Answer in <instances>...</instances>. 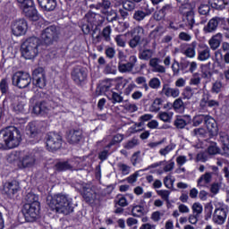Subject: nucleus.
Returning <instances> with one entry per match:
<instances>
[{
	"mask_svg": "<svg viewBox=\"0 0 229 229\" xmlns=\"http://www.w3.org/2000/svg\"><path fill=\"white\" fill-rule=\"evenodd\" d=\"M157 196H160L163 201H166V203H169V196H171V191L168 190H159L157 191Z\"/></svg>",
	"mask_w": 229,
	"mask_h": 229,
	"instance_id": "13d9d810",
	"label": "nucleus"
},
{
	"mask_svg": "<svg viewBox=\"0 0 229 229\" xmlns=\"http://www.w3.org/2000/svg\"><path fill=\"white\" fill-rule=\"evenodd\" d=\"M204 123L209 133H217V123L210 115H206Z\"/></svg>",
	"mask_w": 229,
	"mask_h": 229,
	"instance_id": "2f4dec72",
	"label": "nucleus"
},
{
	"mask_svg": "<svg viewBox=\"0 0 229 229\" xmlns=\"http://www.w3.org/2000/svg\"><path fill=\"white\" fill-rule=\"evenodd\" d=\"M131 214L133 217H140V216H144V207L139 205L133 206Z\"/></svg>",
	"mask_w": 229,
	"mask_h": 229,
	"instance_id": "603ef678",
	"label": "nucleus"
},
{
	"mask_svg": "<svg viewBox=\"0 0 229 229\" xmlns=\"http://www.w3.org/2000/svg\"><path fill=\"white\" fill-rule=\"evenodd\" d=\"M62 148V136L55 132H49L47 138V149L48 151H56Z\"/></svg>",
	"mask_w": 229,
	"mask_h": 229,
	"instance_id": "1a4fd4ad",
	"label": "nucleus"
},
{
	"mask_svg": "<svg viewBox=\"0 0 229 229\" xmlns=\"http://www.w3.org/2000/svg\"><path fill=\"white\" fill-rule=\"evenodd\" d=\"M208 155H217L219 153V148L216 142H212L208 148Z\"/></svg>",
	"mask_w": 229,
	"mask_h": 229,
	"instance_id": "774afa93",
	"label": "nucleus"
},
{
	"mask_svg": "<svg viewBox=\"0 0 229 229\" xmlns=\"http://www.w3.org/2000/svg\"><path fill=\"white\" fill-rule=\"evenodd\" d=\"M82 196L85 199L86 203H89V205H92L94 201H96L98 195L96 194V191L90 188H83L82 191Z\"/></svg>",
	"mask_w": 229,
	"mask_h": 229,
	"instance_id": "c85d7f7f",
	"label": "nucleus"
},
{
	"mask_svg": "<svg viewBox=\"0 0 229 229\" xmlns=\"http://www.w3.org/2000/svg\"><path fill=\"white\" fill-rule=\"evenodd\" d=\"M55 169L57 171H72V162L71 160L59 162L55 165Z\"/></svg>",
	"mask_w": 229,
	"mask_h": 229,
	"instance_id": "f704fd0d",
	"label": "nucleus"
},
{
	"mask_svg": "<svg viewBox=\"0 0 229 229\" xmlns=\"http://www.w3.org/2000/svg\"><path fill=\"white\" fill-rule=\"evenodd\" d=\"M174 148H176V145L174 143H170L168 146L159 150V155H161V157H167Z\"/></svg>",
	"mask_w": 229,
	"mask_h": 229,
	"instance_id": "6e6d98bb",
	"label": "nucleus"
},
{
	"mask_svg": "<svg viewBox=\"0 0 229 229\" xmlns=\"http://www.w3.org/2000/svg\"><path fill=\"white\" fill-rule=\"evenodd\" d=\"M123 6L124 10H127V12H133L137 4L132 0H126L123 3Z\"/></svg>",
	"mask_w": 229,
	"mask_h": 229,
	"instance_id": "052dcab7",
	"label": "nucleus"
},
{
	"mask_svg": "<svg viewBox=\"0 0 229 229\" xmlns=\"http://www.w3.org/2000/svg\"><path fill=\"white\" fill-rule=\"evenodd\" d=\"M196 47H198V41H192L186 44V49L182 50V53L187 58H196Z\"/></svg>",
	"mask_w": 229,
	"mask_h": 229,
	"instance_id": "bb28decb",
	"label": "nucleus"
},
{
	"mask_svg": "<svg viewBox=\"0 0 229 229\" xmlns=\"http://www.w3.org/2000/svg\"><path fill=\"white\" fill-rule=\"evenodd\" d=\"M220 142L224 145V149H229V136L226 132H220Z\"/></svg>",
	"mask_w": 229,
	"mask_h": 229,
	"instance_id": "bf43d9fd",
	"label": "nucleus"
},
{
	"mask_svg": "<svg viewBox=\"0 0 229 229\" xmlns=\"http://www.w3.org/2000/svg\"><path fill=\"white\" fill-rule=\"evenodd\" d=\"M202 78H205L206 80H210L212 78V72L210 71V67L208 65L202 66Z\"/></svg>",
	"mask_w": 229,
	"mask_h": 229,
	"instance_id": "69168bd1",
	"label": "nucleus"
},
{
	"mask_svg": "<svg viewBox=\"0 0 229 229\" xmlns=\"http://www.w3.org/2000/svg\"><path fill=\"white\" fill-rule=\"evenodd\" d=\"M192 137H205L207 135V130L204 128H197L191 131Z\"/></svg>",
	"mask_w": 229,
	"mask_h": 229,
	"instance_id": "338daca9",
	"label": "nucleus"
},
{
	"mask_svg": "<svg viewBox=\"0 0 229 229\" xmlns=\"http://www.w3.org/2000/svg\"><path fill=\"white\" fill-rule=\"evenodd\" d=\"M153 57V50L151 49H145L141 51L139 55L140 60H151Z\"/></svg>",
	"mask_w": 229,
	"mask_h": 229,
	"instance_id": "5fc2aeb1",
	"label": "nucleus"
},
{
	"mask_svg": "<svg viewBox=\"0 0 229 229\" xmlns=\"http://www.w3.org/2000/svg\"><path fill=\"white\" fill-rule=\"evenodd\" d=\"M191 210L195 216H199L203 213V206L199 202L193 203Z\"/></svg>",
	"mask_w": 229,
	"mask_h": 229,
	"instance_id": "e2e57ef3",
	"label": "nucleus"
},
{
	"mask_svg": "<svg viewBox=\"0 0 229 229\" xmlns=\"http://www.w3.org/2000/svg\"><path fill=\"white\" fill-rule=\"evenodd\" d=\"M27 30L28 22H26V20H18L14 21L12 26V31L13 34L15 35V37H21L22 35H25Z\"/></svg>",
	"mask_w": 229,
	"mask_h": 229,
	"instance_id": "f8f14e48",
	"label": "nucleus"
},
{
	"mask_svg": "<svg viewBox=\"0 0 229 229\" xmlns=\"http://www.w3.org/2000/svg\"><path fill=\"white\" fill-rule=\"evenodd\" d=\"M19 191H21V185L17 181L7 182L4 184V192L9 198H13Z\"/></svg>",
	"mask_w": 229,
	"mask_h": 229,
	"instance_id": "ddd939ff",
	"label": "nucleus"
},
{
	"mask_svg": "<svg viewBox=\"0 0 229 229\" xmlns=\"http://www.w3.org/2000/svg\"><path fill=\"white\" fill-rule=\"evenodd\" d=\"M83 138V132L80 129H72L67 133V140L70 144H78Z\"/></svg>",
	"mask_w": 229,
	"mask_h": 229,
	"instance_id": "412c9836",
	"label": "nucleus"
},
{
	"mask_svg": "<svg viewBox=\"0 0 229 229\" xmlns=\"http://www.w3.org/2000/svg\"><path fill=\"white\" fill-rule=\"evenodd\" d=\"M221 42H223V34L216 33L208 40L209 49L216 51V49H219Z\"/></svg>",
	"mask_w": 229,
	"mask_h": 229,
	"instance_id": "c756f323",
	"label": "nucleus"
},
{
	"mask_svg": "<svg viewBox=\"0 0 229 229\" xmlns=\"http://www.w3.org/2000/svg\"><path fill=\"white\" fill-rule=\"evenodd\" d=\"M163 182L166 189H173L174 186V178H173L172 174H168L164 178Z\"/></svg>",
	"mask_w": 229,
	"mask_h": 229,
	"instance_id": "4d7b16f0",
	"label": "nucleus"
},
{
	"mask_svg": "<svg viewBox=\"0 0 229 229\" xmlns=\"http://www.w3.org/2000/svg\"><path fill=\"white\" fill-rule=\"evenodd\" d=\"M93 6L96 10H102V13H105L106 10H110L112 7V2L110 0H102Z\"/></svg>",
	"mask_w": 229,
	"mask_h": 229,
	"instance_id": "e433bc0d",
	"label": "nucleus"
},
{
	"mask_svg": "<svg viewBox=\"0 0 229 229\" xmlns=\"http://www.w3.org/2000/svg\"><path fill=\"white\" fill-rule=\"evenodd\" d=\"M148 88L153 89L154 90H158L160 87H162V81H160V79L157 77H153L152 79L149 80L148 81Z\"/></svg>",
	"mask_w": 229,
	"mask_h": 229,
	"instance_id": "de8ad7c7",
	"label": "nucleus"
},
{
	"mask_svg": "<svg viewBox=\"0 0 229 229\" xmlns=\"http://www.w3.org/2000/svg\"><path fill=\"white\" fill-rule=\"evenodd\" d=\"M19 158H21V152L13 151L7 156V162L13 164V162H17Z\"/></svg>",
	"mask_w": 229,
	"mask_h": 229,
	"instance_id": "680f3d73",
	"label": "nucleus"
},
{
	"mask_svg": "<svg viewBox=\"0 0 229 229\" xmlns=\"http://www.w3.org/2000/svg\"><path fill=\"white\" fill-rule=\"evenodd\" d=\"M183 15L186 19V22L188 24V26H190V30H192V28H194V11H192L191 9H189L188 11L183 13Z\"/></svg>",
	"mask_w": 229,
	"mask_h": 229,
	"instance_id": "58836bf2",
	"label": "nucleus"
},
{
	"mask_svg": "<svg viewBox=\"0 0 229 229\" xmlns=\"http://www.w3.org/2000/svg\"><path fill=\"white\" fill-rule=\"evenodd\" d=\"M108 99L113 103V105L123 103V101H124V98L121 96V93H117L115 91L111 92V97H109Z\"/></svg>",
	"mask_w": 229,
	"mask_h": 229,
	"instance_id": "37998d69",
	"label": "nucleus"
},
{
	"mask_svg": "<svg viewBox=\"0 0 229 229\" xmlns=\"http://www.w3.org/2000/svg\"><path fill=\"white\" fill-rule=\"evenodd\" d=\"M35 162H37L35 155L27 154L20 160V169H31L34 167Z\"/></svg>",
	"mask_w": 229,
	"mask_h": 229,
	"instance_id": "f3484780",
	"label": "nucleus"
},
{
	"mask_svg": "<svg viewBox=\"0 0 229 229\" xmlns=\"http://www.w3.org/2000/svg\"><path fill=\"white\" fill-rule=\"evenodd\" d=\"M162 103H164V99L160 98H155L152 105L150 106V112H160V106H162Z\"/></svg>",
	"mask_w": 229,
	"mask_h": 229,
	"instance_id": "c03bdc74",
	"label": "nucleus"
},
{
	"mask_svg": "<svg viewBox=\"0 0 229 229\" xmlns=\"http://www.w3.org/2000/svg\"><path fill=\"white\" fill-rule=\"evenodd\" d=\"M10 90V79L5 77L0 81V92L3 95L6 94Z\"/></svg>",
	"mask_w": 229,
	"mask_h": 229,
	"instance_id": "a19ab883",
	"label": "nucleus"
},
{
	"mask_svg": "<svg viewBox=\"0 0 229 229\" xmlns=\"http://www.w3.org/2000/svg\"><path fill=\"white\" fill-rule=\"evenodd\" d=\"M33 112L36 115H46L47 114H62L65 112V107L60 105V102L55 100H48L47 102H38L34 107Z\"/></svg>",
	"mask_w": 229,
	"mask_h": 229,
	"instance_id": "20e7f679",
	"label": "nucleus"
},
{
	"mask_svg": "<svg viewBox=\"0 0 229 229\" xmlns=\"http://www.w3.org/2000/svg\"><path fill=\"white\" fill-rule=\"evenodd\" d=\"M212 173L206 172L204 174L200 175V177L197 180V187L201 189L203 187H208L210 183H212Z\"/></svg>",
	"mask_w": 229,
	"mask_h": 229,
	"instance_id": "393cba45",
	"label": "nucleus"
},
{
	"mask_svg": "<svg viewBox=\"0 0 229 229\" xmlns=\"http://www.w3.org/2000/svg\"><path fill=\"white\" fill-rule=\"evenodd\" d=\"M15 101L13 103V110L15 114H24L26 112V99L22 97H16Z\"/></svg>",
	"mask_w": 229,
	"mask_h": 229,
	"instance_id": "5701e85b",
	"label": "nucleus"
},
{
	"mask_svg": "<svg viewBox=\"0 0 229 229\" xmlns=\"http://www.w3.org/2000/svg\"><path fill=\"white\" fill-rule=\"evenodd\" d=\"M162 94L165 96V98H176L180 96V89L178 88H171L167 84L163 85Z\"/></svg>",
	"mask_w": 229,
	"mask_h": 229,
	"instance_id": "cd10ccee",
	"label": "nucleus"
},
{
	"mask_svg": "<svg viewBox=\"0 0 229 229\" xmlns=\"http://www.w3.org/2000/svg\"><path fill=\"white\" fill-rule=\"evenodd\" d=\"M32 76L36 87H38L39 89H44V87H46V76L44 75V69L38 68L34 70Z\"/></svg>",
	"mask_w": 229,
	"mask_h": 229,
	"instance_id": "dca6fc26",
	"label": "nucleus"
},
{
	"mask_svg": "<svg viewBox=\"0 0 229 229\" xmlns=\"http://www.w3.org/2000/svg\"><path fill=\"white\" fill-rule=\"evenodd\" d=\"M219 26V18H212L208 24L203 28L204 33H214Z\"/></svg>",
	"mask_w": 229,
	"mask_h": 229,
	"instance_id": "7c9ffc66",
	"label": "nucleus"
},
{
	"mask_svg": "<svg viewBox=\"0 0 229 229\" xmlns=\"http://www.w3.org/2000/svg\"><path fill=\"white\" fill-rule=\"evenodd\" d=\"M40 131V123L32 122L29 123L28 133L30 137L35 138L37 134Z\"/></svg>",
	"mask_w": 229,
	"mask_h": 229,
	"instance_id": "473e14b6",
	"label": "nucleus"
},
{
	"mask_svg": "<svg viewBox=\"0 0 229 229\" xmlns=\"http://www.w3.org/2000/svg\"><path fill=\"white\" fill-rule=\"evenodd\" d=\"M149 15V13L142 10H136L132 15V19L136 22H142Z\"/></svg>",
	"mask_w": 229,
	"mask_h": 229,
	"instance_id": "4c0bfd02",
	"label": "nucleus"
},
{
	"mask_svg": "<svg viewBox=\"0 0 229 229\" xmlns=\"http://www.w3.org/2000/svg\"><path fill=\"white\" fill-rule=\"evenodd\" d=\"M26 199L27 204L24 205L23 214L27 221L33 222L38 219L40 202H38V197L33 193H28Z\"/></svg>",
	"mask_w": 229,
	"mask_h": 229,
	"instance_id": "7ed1b4c3",
	"label": "nucleus"
},
{
	"mask_svg": "<svg viewBox=\"0 0 229 229\" xmlns=\"http://www.w3.org/2000/svg\"><path fill=\"white\" fill-rule=\"evenodd\" d=\"M117 167L123 176H127V174H130L131 171V167L130 165L122 162L117 164Z\"/></svg>",
	"mask_w": 229,
	"mask_h": 229,
	"instance_id": "09e8293b",
	"label": "nucleus"
},
{
	"mask_svg": "<svg viewBox=\"0 0 229 229\" xmlns=\"http://www.w3.org/2000/svg\"><path fill=\"white\" fill-rule=\"evenodd\" d=\"M173 115H174L173 112L161 111L158 113L157 117L160 121H163V123H171V121H173Z\"/></svg>",
	"mask_w": 229,
	"mask_h": 229,
	"instance_id": "ea45409f",
	"label": "nucleus"
},
{
	"mask_svg": "<svg viewBox=\"0 0 229 229\" xmlns=\"http://www.w3.org/2000/svg\"><path fill=\"white\" fill-rule=\"evenodd\" d=\"M213 211H214V207L212 205L205 206V208H204V219H205V221H208V220L212 219Z\"/></svg>",
	"mask_w": 229,
	"mask_h": 229,
	"instance_id": "3c124183",
	"label": "nucleus"
},
{
	"mask_svg": "<svg viewBox=\"0 0 229 229\" xmlns=\"http://www.w3.org/2000/svg\"><path fill=\"white\" fill-rule=\"evenodd\" d=\"M174 110L177 114H183L185 112V103L182 98H176L174 101Z\"/></svg>",
	"mask_w": 229,
	"mask_h": 229,
	"instance_id": "c9c22d12",
	"label": "nucleus"
},
{
	"mask_svg": "<svg viewBox=\"0 0 229 229\" xmlns=\"http://www.w3.org/2000/svg\"><path fill=\"white\" fill-rule=\"evenodd\" d=\"M201 83V77L199 76V73H193L192 77L190 80V85H194L195 87H198Z\"/></svg>",
	"mask_w": 229,
	"mask_h": 229,
	"instance_id": "0e129e2a",
	"label": "nucleus"
},
{
	"mask_svg": "<svg viewBox=\"0 0 229 229\" xmlns=\"http://www.w3.org/2000/svg\"><path fill=\"white\" fill-rule=\"evenodd\" d=\"M162 60L158 57H153L149 60L148 65L152 72H158L159 74H165V66L160 64Z\"/></svg>",
	"mask_w": 229,
	"mask_h": 229,
	"instance_id": "a211bd4d",
	"label": "nucleus"
},
{
	"mask_svg": "<svg viewBox=\"0 0 229 229\" xmlns=\"http://www.w3.org/2000/svg\"><path fill=\"white\" fill-rule=\"evenodd\" d=\"M131 37H137L141 40L142 37H144V28L140 26H136L133 30H131Z\"/></svg>",
	"mask_w": 229,
	"mask_h": 229,
	"instance_id": "8fccbe9b",
	"label": "nucleus"
},
{
	"mask_svg": "<svg viewBox=\"0 0 229 229\" xmlns=\"http://www.w3.org/2000/svg\"><path fill=\"white\" fill-rule=\"evenodd\" d=\"M13 85L18 89H26L31 83V76L24 72H17L12 77Z\"/></svg>",
	"mask_w": 229,
	"mask_h": 229,
	"instance_id": "423d86ee",
	"label": "nucleus"
},
{
	"mask_svg": "<svg viewBox=\"0 0 229 229\" xmlns=\"http://www.w3.org/2000/svg\"><path fill=\"white\" fill-rule=\"evenodd\" d=\"M136 85H140V89H144L145 92H148L149 90V86L148 85V81L146 80V77L140 76L135 79Z\"/></svg>",
	"mask_w": 229,
	"mask_h": 229,
	"instance_id": "79ce46f5",
	"label": "nucleus"
},
{
	"mask_svg": "<svg viewBox=\"0 0 229 229\" xmlns=\"http://www.w3.org/2000/svg\"><path fill=\"white\" fill-rule=\"evenodd\" d=\"M196 90H198V88L192 89L191 86H187L182 92V96L184 99H191V98L196 94Z\"/></svg>",
	"mask_w": 229,
	"mask_h": 229,
	"instance_id": "49530a36",
	"label": "nucleus"
},
{
	"mask_svg": "<svg viewBox=\"0 0 229 229\" xmlns=\"http://www.w3.org/2000/svg\"><path fill=\"white\" fill-rule=\"evenodd\" d=\"M166 22L168 23V30H173L174 31H178V30H182L183 28V24L180 21V17L178 15H171L166 18Z\"/></svg>",
	"mask_w": 229,
	"mask_h": 229,
	"instance_id": "aec40b11",
	"label": "nucleus"
},
{
	"mask_svg": "<svg viewBox=\"0 0 229 229\" xmlns=\"http://www.w3.org/2000/svg\"><path fill=\"white\" fill-rule=\"evenodd\" d=\"M85 21H87L88 23H84L82 25V31L85 35H89L92 28H94V26H97L96 14L94 13L86 14Z\"/></svg>",
	"mask_w": 229,
	"mask_h": 229,
	"instance_id": "6ab92c4d",
	"label": "nucleus"
},
{
	"mask_svg": "<svg viewBox=\"0 0 229 229\" xmlns=\"http://www.w3.org/2000/svg\"><path fill=\"white\" fill-rule=\"evenodd\" d=\"M40 47V39L37 37L27 38L21 45V55L25 60H33L38 55Z\"/></svg>",
	"mask_w": 229,
	"mask_h": 229,
	"instance_id": "39448f33",
	"label": "nucleus"
},
{
	"mask_svg": "<svg viewBox=\"0 0 229 229\" xmlns=\"http://www.w3.org/2000/svg\"><path fill=\"white\" fill-rule=\"evenodd\" d=\"M21 131L14 126L0 131V149H13L21 144Z\"/></svg>",
	"mask_w": 229,
	"mask_h": 229,
	"instance_id": "f257e3e1",
	"label": "nucleus"
},
{
	"mask_svg": "<svg viewBox=\"0 0 229 229\" xmlns=\"http://www.w3.org/2000/svg\"><path fill=\"white\" fill-rule=\"evenodd\" d=\"M135 64H137V56L131 55L129 57V62H118V71L119 72H131L133 71V67H135Z\"/></svg>",
	"mask_w": 229,
	"mask_h": 229,
	"instance_id": "4468645a",
	"label": "nucleus"
},
{
	"mask_svg": "<svg viewBox=\"0 0 229 229\" xmlns=\"http://www.w3.org/2000/svg\"><path fill=\"white\" fill-rule=\"evenodd\" d=\"M21 10H22L24 15L28 17L30 21H38V14L37 13V9L33 5V1L30 4H24L20 5Z\"/></svg>",
	"mask_w": 229,
	"mask_h": 229,
	"instance_id": "9b49d317",
	"label": "nucleus"
},
{
	"mask_svg": "<svg viewBox=\"0 0 229 229\" xmlns=\"http://www.w3.org/2000/svg\"><path fill=\"white\" fill-rule=\"evenodd\" d=\"M47 205L51 210H55L57 214L69 216V214L74 212V207H72V199H70L66 195H54L47 199Z\"/></svg>",
	"mask_w": 229,
	"mask_h": 229,
	"instance_id": "f03ea898",
	"label": "nucleus"
},
{
	"mask_svg": "<svg viewBox=\"0 0 229 229\" xmlns=\"http://www.w3.org/2000/svg\"><path fill=\"white\" fill-rule=\"evenodd\" d=\"M215 60L216 64L221 67V69H225V64H229V52H226L223 55V52L221 51V49L216 50L215 52Z\"/></svg>",
	"mask_w": 229,
	"mask_h": 229,
	"instance_id": "b1692460",
	"label": "nucleus"
},
{
	"mask_svg": "<svg viewBox=\"0 0 229 229\" xmlns=\"http://www.w3.org/2000/svg\"><path fill=\"white\" fill-rule=\"evenodd\" d=\"M187 117L188 121H185V119L182 117L176 118V120L174 121V126L179 128V130H183V128H185V125L191 123V116L188 115Z\"/></svg>",
	"mask_w": 229,
	"mask_h": 229,
	"instance_id": "a18cd8bd",
	"label": "nucleus"
},
{
	"mask_svg": "<svg viewBox=\"0 0 229 229\" xmlns=\"http://www.w3.org/2000/svg\"><path fill=\"white\" fill-rule=\"evenodd\" d=\"M197 60L199 62H207L210 60V47L207 45H200L198 50Z\"/></svg>",
	"mask_w": 229,
	"mask_h": 229,
	"instance_id": "4be33fe9",
	"label": "nucleus"
},
{
	"mask_svg": "<svg viewBox=\"0 0 229 229\" xmlns=\"http://www.w3.org/2000/svg\"><path fill=\"white\" fill-rule=\"evenodd\" d=\"M60 37V31L56 26H50L45 29L41 34V39L47 46H51L53 42H56Z\"/></svg>",
	"mask_w": 229,
	"mask_h": 229,
	"instance_id": "0eeeda50",
	"label": "nucleus"
},
{
	"mask_svg": "<svg viewBox=\"0 0 229 229\" xmlns=\"http://www.w3.org/2000/svg\"><path fill=\"white\" fill-rule=\"evenodd\" d=\"M210 6L215 8V10H225L228 4V1L225 0H208Z\"/></svg>",
	"mask_w": 229,
	"mask_h": 229,
	"instance_id": "72a5a7b5",
	"label": "nucleus"
},
{
	"mask_svg": "<svg viewBox=\"0 0 229 229\" xmlns=\"http://www.w3.org/2000/svg\"><path fill=\"white\" fill-rule=\"evenodd\" d=\"M39 6L45 12H55L58 3L56 0H38Z\"/></svg>",
	"mask_w": 229,
	"mask_h": 229,
	"instance_id": "a878e982",
	"label": "nucleus"
},
{
	"mask_svg": "<svg viewBox=\"0 0 229 229\" xmlns=\"http://www.w3.org/2000/svg\"><path fill=\"white\" fill-rule=\"evenodd\" d=\"M87 69L77 66L72 72V78L77 85H83L87 81Z\"/></svg>",
	"mask_w": 229,
	"mask_h": 229,
	"instance_id": "9d476101",
	"label": "nucleus"
},
{
	"mask_svg": "<svg viewBox=\"0 0 229 229\" xmlns=\"http://www.w3.org/2000/svg\"><path fill=\"white\" fill-rule=\"evenodd\" d=\"M225 204L219 203V208H216L213 212L212 223L217 225L218 226H223L226 223V218L228 217V211L223 208Z\"/></svg>",
	"mask_w": 229,
	"mask_h": 229,
	"instance_id": "6e6552de",
	"label": "nucleus"
},
{
	"mask_svg": "<svg viewBox=\"0 0 229 229\" xmlns=\"http://www.w3.org/2000/svg\"><path fill=\"white\" fill-rule=\"evenodd\" d=\"M123 140H124V135L116 134L113 137L112 140L106 148H112V146H115V144H120V142H123Z\"/></svg>",
	"mask_w": 229,
	"mask_h": 229,
	"instance_id": "864d4df0",
	"label": "nucleus"
},
{
	"mask_svg": "<svg viewBox=\"0 0 229 229\" xmlns=\"http://www.w3.org/2000/svg\"><path fill=\"white\" fill-rule=\"evenodd\" d=\"M173 10H174V7H173V4H165L162 6L159 10L156 11L154 13V19L155 21H166L165 16L168 13H173Z\"/></svg>",
	"mask_w": 229,
	"mask_h": 229,
	"instance_id": "2eb2a0df",
	"label": "nucleus"
}]
</instances>
